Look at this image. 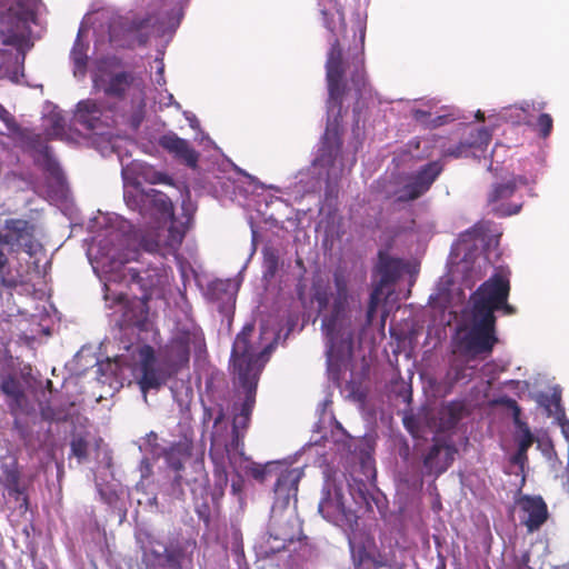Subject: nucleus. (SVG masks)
<instances>
[{
  "instance_id": "0eeeda50",
  "label": "nucleus",
  "mask_w": 569,
  "mask_h": 569,
  "mask_svg": "<svg viewBox=\"0 0 569 569\" xmlns=\"http://www.w3.org/2000/svg\"><path fill=\"white\" fill-rule=\"evenodd\" d=\"M303 476L300 468L281 472L274 486V502L269 523L270 537L282 543L292 542L301 533V523L295 509H289L290 501L297 502L298 483Z\"/></svg>"
},
{
  "instance_id": "603ef678",
  "label": "nucleus",
  "mask_w": 569,
  "mask_h": 569,
  "mask_svg": "<svg viewBox=\"0 0 569 569\" xmlns=\"http://www.w3.org/2000/svg\"><path fill=\"white\" fill-rule=\"evenodd\" d=\"M476 117H477L478 120H483L485 119L483 113L481 111H478Z\"/></svg>"
},
{
  "instance_id": "5fc2aeb1",
  "label": "nucleus",
  "mask_w": 569,
  "mask_h": 569,
  "mask_svg": "<svg viewBox=\"0 0 569 569\" xmlns=\"http://www.w3.org/2000/svg\"><path fill=\"white\" fill-rule=\"evenodd\" d=\"M360 38H361V42H363V40H365V31L363 30L361 31Z\"/></svg>"
},
{
  "instance_id": "c85d7f7f",
  "label": "nucleus",
  "mask_w": 569,
  "mask_h": 569,
  "mask_svg": "<svg viewBox=\"0 0 569 569\" xmlns=\"http://www.w3.org/2000/svg\"><path fill=\"white\" fill-rule=\"evenodd\" d=\"M561 395L558 388H553V391L550 396L540 395L539 402L546 408L549 417H555L557 420H561L563 418V409L560 405Z\"/></svg>"
},
{
  "instance_id": "13d9d810",
  "label": "nucleus",
  "mask_w": 569,
  "mask_h": 569,
  "mask_svg": "<svg viewBox=\"0 0 569 569\" xmlns=\"http://www.w3.org/2000/svg\"><path fill=\"white\" fill-rule=\"evenodd\" d=\"M523 569H532V568H530V567H527V568H523Z\"/></svg>"
},
{
  "instance_id": "c756f323",
  "label": "nucleus",
  "mask_w": 569,
  "mask_h": 569,
  "mask_svg": "<svg viewBox=\"0 0 569 569\" xmlns=\"http://www.w3.org/2000/svg\"><path fill=\"white\" fill-rule=\"evenodd\" d=\"M133 83V78L126 72L117 73L112 76L104 87V91L108 94L121 96L128 90Z\"/></svg>"
},
{
  "instance_id": "ea45409f",
  "label": "nucleus",
  "mask_w": 569,
  "mask_h": 569,
  "mask_svg": "<svg viewBox=\"0 0 569 569\" xmlns=\"http://www.w3.org/2000/svg\"><path fill=\"white\" fill-rule=\"evenodd\" d=\"M122 19L119 22H113L110 27V39L113 42L118 41V24H122Z\"/></svg>"
},
{
  "instance_id": "9b49d317",
  "label": "nucleus",
  "mask_w": 569,
  "mask_h": 569,
  "mask_svg": "<svg viewBox=\"0 0 569 569\" xmlns=\"http://www.w3.org/2000/svg\"><path fill=\"white\" fill-rule=\"evenodd\" d=\"M402 263L399 259L389 257L388 254L380 253L379 262L377 264V273L379 280L370 295V301L367 310V321L371 322L376 308L379 303L380 297L383 293V288L396 281L401 274Z\"/></svg>"
},
{
  "instance_id": "f704fd0d",
  "label": "nucleus",
  "mask_w": 569,
  "mask_h": 569,
  "mask_svg": "<svg viewBox=\"0 0 569 569\" xmlns=\"http://www.w3.org/2000/svg\"><path fill=\"white\" fill-rule=\"evenodd\" d=\"M88 442L81 436H74L71 440V455L74 456L79 462H82L88 458Z\"/></svg>"
},
{
  "instance_id": "37998d69",
  "label": "nucleus",
  "mask_w": 569,
  "mask_h": 569,
  "mask_svg": "<svg viewBox=\"0 0 569 569\" xmlns=\"http://www.w3.org/2000/svg\"><path fill=\"white\" fill-rule=\"evenodd\" d=\"M157 62V76H163V69H164V66L162 63V60H156Z\"/></svg>"
},
{
  "instance_id": "f257e3e1",
  "label": "nucleus",
  "mask_w": 569,
  "mask_h": 569,
  "mask_svg": "<svg viewBox=\"0 0 569 569\" xmlns=\"http://www.w3.org/2000/svg\"><path fill=\"white\" fill-rule=\"evenodd\" d=\"M335 12L322 9L325 27L331 33L329 39L330 49L327 53L326 78L328 84V122L323 137V146L319 156L313 161L315 169L320 168L325 172H319L326 180H336L345 171V164L341 156V141L338 134V118L341 112L342 98L351 94L356 99L367 92V77L363 69V60L355 66L351 73L350 86L343 82L345 63L342 60V49L339 43V37L346 31L345 14L341 8L335 2Z\"/></svg>"
},
{
  "instance_id": "4c0bfd02",
  "label": "nucleus",
  "mask_w": 569,
  "mask_h": 569,
  "mask_svg": "<svg viewBox=\"0 0 569 569\" xmlns=\"http://www.w3.org/2000/svg\"><path fill=\"white\" fill-rule=\"evenodd\" d=\"M538 126L542 137L549 136L552 129V119L548 113H542L538 118Z\"/></svg>"
},
{
  "instance_id": "473e14b6",
  "label": "nucleus",
  "mask_w": 569,
  "mask_h": 569,
  "mask_svg": "<svg viewBox=\"0 0 569 569\" xmlns=\"http://www.w3.org/2000/svg\"><path fill=\"white\" fill-rule=\"evenodd\" d=\"M17 284L16 279L11 276L10 264L7 254L0 248V286L12 288Z\"/></svg>"
},
{
  "instance_id": "ddd939ff",
  "label": "nucleus",
  "mask_w": 569,
  "mask_h": 569,
  "mask_svg": "<svg viewBox=\"0 0 569 569\" xmlns=\"http://www.w3.org/2000/svg\"><path fill=\"white\" fill-rule=\"evenodd\" d=\"M442 171V166L435 161L426 164L416 174L408 177L402 189L396 192L398 201H410L425 193Z\"/></svg>"
},
{
  "instance_id": "2eb2a0df",
  "label": "nucleus",
  "mask_w": 569,
  "mask_h": 569,
  "mask_svg": "<svg viewBox=\"0 0 569 569\" xmlns=\"http://www.w3.org/2000/svg\"><path fill=\"white\" fill-rule=\"evenodd\" d=\"M519 518L529 532L538 530L548 518V509L541 497L525 496L517 501Z\"/></svg>"
},
{
  "instance_id": "8fccbe9b",
  "label": "nucleus",
  "mask_w": 569,
  "mask_h": 569,
  "mask_svg": "<svg viewBox=\"0 0 569 569\" xmlns=\"http://www.w3.org/2000/svg\"><path fill=\"white\" fill-rule=\"evenodd\" d=\"M550 569H569L567 565L551 566Z\"/></svg>"
},
{
  "instance_id": "412c9836",
  "label": "nucleus",
  "mask_w": 569,
  "mask_h": 569,
  "mask_svg": "<svg viewBox=\"0 0 569 569\" xmlns=\"http://www.w3.org/2000/svg\"><path fill=\"white\" fill-rule=\"evenodd\" d=\"M516 190L513 181L500 183L493 187L492 192L489 194L488 201L492 206V211L499 216H510L520 211V206L515 204L511 208H506L503 204H497L499 201L510 198Z\"/></svg>"
},
{
  "instance_id": "7c9ffc66",
  "label": "nucleus",
  "mask_w": 569,
  "mask_h": 569,
  "mask_svg": "<svg viewBox=\"0 0 569 569\" xmlns=\"http://www.w3.org/2000/svg\"><path fill=\"white\" fill-rule=\"evenodd\" d=\"M327 441H329V439H327ZM330 441L337 446V450L340 452L351 451V437L338 421H335V428L331 430Z\"/></svg>"
},
{
  "instance_id": "5701e85b",
  "label": "nucleus",
  "mask_w": 569,
  "mask_h": 569,
  "mask_svg": "<svg viewBox=\"0 0 569 569\" xmlns=\"http://www.w3.org/2000/svg\"><path fill=\"white\" fill-rule=\"evenodd\" d=\"M192 443L188 439L172 445L166 452V460L171 469L180 471L191 456Z\"/></svg>"
},
{
  "instance_id": "864d4df0",
  "label": "nucleus",
  "mask_w": 569,
  "mask_h": 569,
  "mask_svg": "<svg viewBox=\"0 0 569 569\" xmlns=\"http://www.w3.org/2000/svg\"><path fill=\"white\" fill-rule=\"evenodd\" d=\"M237 490H238V489H237L236 483H232V491H233V493H236V492H237Z\"/></svg>"
},
{
  "instance_id": "4be33fe9",
  "label": "nucleus",
  "mask_w": 569,
  "mask_h": 569,
  "mask_svg": "<svg viewBox=\"0 0 569 569\" xmlns=\"http://www.w3.org/2000/svg\"><path fill=\"white\" fill-rule=\"evenodd\" d=\"M87 32H88V30L83 26H81L78 31L77 39L74 41V44H73L71 53H70L71 60L74 66L73 72H74L76 77L83 76L86 72L87 60H88L87 51L89 48V43H88V41H84L83 39H84V36Z\"/></svg>"
},
{
  "instance_id": "e433bc0d",
  "label": "nucleus",
  "mask_w": 569,
  "mask_h": 569,
  "mask_svg": "<svg viewBox=\"0 0 569 569\" xmlns=\"http://www.w3.org/2000/svg\"><path fill=\"white\" fill-rule=\"evenodd\" d=\"M182 557L183 553L181 550H169L162 559L161 565H166L172 569H182Z\"/></svg>"
},
{
  "instance_id": "cd10ccee",
  "label": "nucleus",
  "mask_w": 569,
  "mask_h": 569,
  "mask_svg": "<svg viewBox=\"0 0 569 569\" xmlns=\"http://www.w3.org/2000/svg\"><path fill=\"white\" fill-rule=\"evenodd\" d=\"M171 18L169 17L168 12H166L164 16L153 17L150 16L144 20L139 21H132L130 24V28L128 29V32H136L140 31L144 28L151 27L156 29L158 32L164 31L167 26H171Z\"/></svg>"
},
{
  "instance_id": "a211bd4d",
  "label": "nucleus",
  "mask_w": 569,
  "mask_h": 569,
  "mask_svg": "<svg viewBox=\"0 0 569 569\" xmlns=\"http://www.w3.org/2000/svg\"><path fill=\"white\" fill-rule=\"evenodd\" d=\"M104 111L97 101L87 99L77 104L74 120L88 130H98L104 124Z\"/></svg>"
},
{
  "instance_id": "4d7b16f0",
  "label": "nucleus",
  "mask_w": 569,
  "mask_h": 569,
  "mask_svg": "<svg viewBox=\"0 0 569 569\" xmlns=\"http://www.w3.org/2000/svg\"><path fill=\"white\" fill-rule=\"evenodd\" d=\"M0 112H6L4 109L0 106Z\"/></svg>"
},
{
  "instance_id": "49530a36",
  "label": "nucleus",
  "mask_w": 569,
  "mask_h": 569,
  "mask_svg": "<svg viewBox=\"0 0 569 569\" xmlns=\"http://www.w3.org/2000/svg\"><path fill=\"white\" fill-rule=\"evenodd\" d=\"M530 108V103L529 102H522L519 107V109L522 111V112H527L528 109Z\"/></svg>"
},
{
  "instance_id": "7ed1b4c3",
  "label": "nucleus",
  "mask_w": 569,
  "mask_h": 569,
  "mask_svg": "<svg viewBox=\"0 0 569 569\" xmlns=\"http://www.w3.org/2000/svg\"><path fill=\"white\" fill-rule=\"evenodd\" d=\"M123 199L127 207L138 211L144 218L168 222L167 229L157 231L141 238L140 246L148 252H170L182 242L187 230V222H178L173 218V204L163 192L149 188L143 189L142 182L151 184L168 182V178L154 170L153 167L133 161L122 168Z\"/></svg>"
},
{
  "instance_id": "de8ad7c7",
  "label": "nucleus",
  "mask_w": 569,
  "mask_h": 569,
  "mask_svg": "<svg viewBox=\"0 0 569 569\" xmlns=\"http://www.w3.org/2000/svg\"><path fill=\"white\" fill-rule=\"evenodd\" d=\"M405 425L411 433H415L413 429L411 428L410 420L408 418L405 419Z\"/></svg>"
},
{
  "instance_id": "6e6552de",
  "label": "nucleus",
  "mask_w": 569,
  "mask_h": 569,
  "mask_svg": "<svg viewBox=\"0 0 569 569\" xmlns=\"http://www.w3.org/2000/svg\"><path fill=\"white\" fill-rule=\"evenodd\" d=\"M318 509L327 521L341 527L346 531H351V533L348 535V541L352 557L355 558L357 552L361 555L362 547L358 546L355 532L358 518L353 511L346 509L341 491L337 488H335L333 491H323V497L319 502Z\"/></svg>"
},
{
  "instance_id": "39448f33",
  "label": "nucleus",
  "mask_w": 569,
  "mask_h": 569,
  "mask_svg": "<svg viewBox=\"0 0 569 569\" xmlns=\"http://www.w3.org/2000/svg\"><path fill=\"white\" fill-rule=\"evenodd\" d=\"M252 333L253 326L248 325L243 327L242 331L237 335L232 347L231 363L233 375L244 391L243 402L239 408L234 405V410H239V412L233 417L232 432H241L249 425L259 375L272 350V343H268L263 348L257 347L250 339Z\"/></svg>"
},
{
  "instance_id": "aec40b11",
  "label": "nucleus",
  "mask_w": 569,
  "mask_h": 569,
  "mask_svg": "<svg viewBox=\"0 0 569 569\" xmlns=\"http://www.w3.org/2000/svg\"><path fill=\"white\" fill-rule=\"evenodd\" d=\"M32 157L36 163L43 169L57 184H62V172L47 144L40 141L34 144L32 148Z\"/></svg>"
},
{
  "instance_id": "1a4fd4ad",
  "label": "nucleus",
  "mask_w": 569,
  "mask_h": 569,
  "mask_svg": "<svg viewBox=\"0 0 569 569\" xmlns=\"http://www.w3.org/2000/svg\"><path fill=\"white\" fill-rule=\"evenodd\" d=\"M139 386L147 400L146 392L150 389H159L174 375L159 356H156L150 346L139 349Z\"/></svg>"
},
{
  "instance_id": "c03bdc74",
  "label": "nucleus",
  "mask_w": 569,
  "mask_h": 569,
  "mask_svg": "<svg viewBox=\"0 0 569 569\" xmlns=\"http://www.w3.org/2000/svg\"><path fill=\"white\" fill-rule=\"evenodd\" d=\"M194 468H196L197 472L201 473L203 471L202 460H196L194 461Z\"/></svg>"
},
{
  "instance_id": "3c124183",
  "label": "nucleus",
  "mask_w": 569,
  "mask_h": 569,
  "mask_svg": "<svg viewBox=\"0 0 569 569\" xmlns=\"http://www.w3.org/2000/svg\"><path fill=\"white\" fill-rule=\"evenodd\" d=\"M180 480H181V476H177V477L174 478L173 485H174V486H180Z\"/></svg>"
},
{
  "instance_id": "a19ab883",
  "label": "nucleus",
  "mask_w": 569,
  "mask_h": 569,
  "mask_svg": "<svg viewBox=\"0 0 569 569\" xmlns=\"http://www.w3.org/2000/svg\"><path fill=\"white\" fill-rule=\"evenodd\" d=\"M13 43V39L10 34L0 33V44L9 46Z\"/></svg>"
},
{
  "instance_id": "f3484780",
  "label": "nucleus",
  "mask_w": 569,
  "mask_h": 569,
  "mask_svg": "<svg viewBox=\"0 0 569 569\" xmlns=\"http://www.w3.org/2000/svg\"><path fill=\"white\" fill-rule=\"evenodd\" d=\"M456 449L443 443H435L423 458V468L428 475L439 476L455 459Z\"/></svg>"
},
{
  "instance_id": "bb28decb",
  "label": "nucleus",
  "mask_w": 569,
  "mask_h": 569,
  "mask_svg": "<svg viewBox=\"0 0 569 569\" xmlns=\"http://www.w3.org/2000/svg\"><path fill=\"white\" fill-rule=\"evenodd\" d=\"M516 440L518 443V451L515 455L513 460L516 463H523V461L527 459V450L533 443V436L526 425L519 423V430L516 435Z\"/></svg>"
},
{
  "instance_id": "79ce46f5",
  "label": "nucleus",
  "mask_w": 569,
  "mask_h": 569,
  "mask_svg": "<svg viewBox=\"0 0 569 569\" xmlns=\"http://www.w3.org/2000/svg\"><path fill=\"white\" fill-rule=\"evenodd\" d=\"M463 371H465V369H462V368H461V369H458V370L456 371L455 377H453V381H459V380L463 379V378L466 377V376H465V373H463Z\"/></svg>"
},
{
  "instance_id": "a18cd8bd",
  "label": "nucleus",
  "mask_w": 569,
  "mask_h": 569,
  "mask_svg": "<svg viewBox=\"0 0 569 569\" xmlns=\"http://www.w3.org/2000/svg\"><path fill=\"white\" fill-rule=\"evenodd\" d=\"M187 119L192 128H196L198 126V120L196 119L194 116H192V117L187 116Z\"/></svg>"
},
{
  "instance_id": "4468645a",
  "label": "nucleus",
  "mask_w": 569,
  "mask_h": 569,
  "mask_svg": "<svg viewBox=\"0 0 569 569\" xmlns=\"http://www.w3.org/2000/svg\"><path fill=\"white\" fill-rule=\"evenodd\" d=\"M490 140L491 134L486 128L475 129L456 144H441V154L451 158L476 157L478 152L486 150Z\"/></svg>"
},
{
  "instance_id": "393cba45",
  "label": "nucleus",
  "mask_w": 569,
  "mask_h": 569,
  "mask_svg": "<svg viewBox=\"0 0 569 569\" xmlns=\"http://www.w3.org/2000/svg\"><path fill=\"white\" fill-rule=\"evenodd\" d=\"M1 391L9 398V407L12 412H16L22 407L24 398L20 383L12 377H7L1 382Z\"/></svg>"
},
{
  "instance_id": "a878e982",
  "label": "nucleus",
  "mask_w": 569,
  "mask_h": 569,
  "mask_svg": "<svg viewBox=\"0 0 569 569\" xmlns=\"http://www.w3.org/2000/svg\"><path fill=\"white\" fill-rule=\"evenodd\" d=\"M463 407L458 402H450L439 411L440 429L452 428L462 417Z\"/></svg>"
},
{
  "instance_id": "b1692460",
  "label": "nucleus",
  "mask_w": 569,
  "mask_h": 569,
  "mask_svg": "<svg viewBox=\"0 0 569 569\" xmlns=\"http://www.w3.org/2000/svg\"><path fill=\"white\" fill-rule=\"evenodd\" d=\"M0 483L10 492L20 493L17 462L11 458H0Z\"/></svg>"
},
{
  "instance_id": "9d476101",
  "label": "nucleus",
  "mask_w": 569,
  "mask_h": 569,
  "mask_svg": "<svg viewBox=\"0 0 569 569\" xmlns=\"http://www.w3.org/2000/svg\"><path fill=\"white\" fill-rule=\"evenodd\" d=\"M242 433L232 432V439L229 443L222 445L221 441L213 437L210 448V458L216 466V473L221 483L227 485V466L236 468L237 460L243 457Z\"/></svg>"
},
{
  "instance_id": "f03ea898",
  "label": "nucleus",
  "mask_w": 569,
  "mask_h": 569,
  "mask_svg": "<svg viewBox=\"0 0 569 569\" xmlns=\"http://www.w3.org/2000/svg\"><path fill=\"white\" fill-rule=\"evenodd\" d=\"M313 301L326 340L328 370L333 379H338L340 368L352 356L356 322L362 312L360 293L343 273L336 272L333 288L313 286Z\"/></svg>"
},
{
  "instance_id": "f8f14e48",
  "label": "nucleus",
  "mask_w": 569,
  "mask_h": 569,
  "mask_svg": "<svg viewBox=\"0 0 569 569\" xmlns=\"http://www.w3.org/2000/svg\"><path fill=\"white\" fill-rule=\"evenodd\" d=\"M6 232L0 234V244H7L12 250H23L29 254L36 251L34 226L27 220L10 219L6 222Z\"/></svg>"
},
{
  "instance_id": "20e7f679",
  "label": "nucleus",
  "mask_w": 569,
  "mask_h": 569,
  "mask_svg": "<svg viewBox=\"0 0 569 569\" xmlns=\"http://www.w3.org/2000/svg\"><path fill=\"white\" fill-rule=\"evenodd\" d=\"M509 279L496 273L483 282L471 297V310L466 316V323L457 331V345L461 353L469 358L487 356L498 341L495 336L496 317L493 311L502 309L505 313H515V308L507 303Z\"/></svg>"
},
{
  "instance_id": "2f4dec72",
  "label": "nucleus",
  "mask_w": 569,
  "mask_h": 569,
  "mask_svg": "<svg viewBox=\"0 0 569 569\" xmlns=\"http://www.w3.org/2000/svg\"><path fill=\"white\" fill-rule=\"evenodd\" d=\"M412 113H413V118L418 122H420L427 127H431V128L442 126L443 123H446L447 118H448V116H437L435 118H431L430 111H426V110H421V109H415L412 111Z\"/></svg>"
},
{
  "instance_id": "423d86ee",
  "label": "nucleus",
  "mask_w": 569,
  "mask_h": 569,
  "mask_svg": "<svg viewBox=\"0 0 569 569\" xmlns=\"http://www.w3.org/2000/svg\"><path fill=\"white\" fill-rule=\"evenodd\" d=\"M127 238H120L118 233H111L108 238L100 240L96 260L99 267L109 276V280H117L118 274L121 279L130 278L138 283L144 291L152 292L163 287L167 282V274L159 269H147L139 271L134 268H127L124 264L136 259L138 251L126 249Z\"/></svg>"
},
{
  "instance_id": "58836bf2",
  "label": "nucleus",
  "mask_w": 569,
  "mask_h": 569,
  "mask_svg": "<svg viewBox=\"0 0 569 569\" xmlns=\"http://www.w3.org/2000/svg\"><path fill=\"white\" fill-rule=\"evenodd\" d=\"M249 470L254 479L262 481L269 472V466L262 467L260 465L252 463Z\"/></svg>"
},
{
  "instance_id": "09e8293b",
  "label": "nucleus",
  "mask_w": 569,
  "mask_h": 569,
  "mask_svg": "<svg viewBox=\"0 0 569 569\" xmlns=\"http://www.w3.org/2000/svg\"><path fill=\"white\" fill-rule=\"evenodd\" d=\"M157 83L159 86H162L164 84V79H163V76H157V79H156Z\"/></svg>"
},
{
  "instance_id": "6ab92c4d",
  "label": "nucleus",
  "mask_w": 569,
  "mask_h": 569,
  "mask_svg": "<svg viewBox=\"0 0 569 569\" xmlns=\"http://www.w3.org/2000/svg\"><path fill=\"white\" fill-rule=\"evenodd\" d=\"M160 146L189 167H196L199 154L190 143L174 133L161 137Z\"/></svg>"
},
{
  "instance_id": "c9c22d12",
  "label": "nucleus",
  "mask_w": 569,
  "mask_h": 569,
  "mask_svg": "<svg viewBox=\"0 0 569 569\" xmlns=\"http://www.w3.org/2000/svg\"><path fill=\"white\" fill-rule=\"evenodd\" d=\"M48 121L50 122V127L47 128V133L53 138H62L64 133L63 118L54 113L49 117Z\"/></svg>"
},
{
  "instance_id": "6e6d98bb",
  "label": "nucleus",
  "mask_w": 569,
  "mask_h": 569,
  "mask_svg": "<svg viewBox=\"0 0 569 569\" xmlns=\"http://www.w3.org/2000/svg\"><path fill=\"white\" fill-rule=\"evenodd\" d=\"M216 286H217V287H223V286H224V283H223V282H218Z\"/></svg>"
},
{
  "instance_id": "dca6fc26",
  "label": "nucleus",
  "mask_w": 569,
  "mask_h": 569,
  "mask_svg": "<svg viewBox=\"0 0 569 569\" xmlns=\"http://www.w3.org/2000/svg\"><path fill=\"white\" fill-rule=\"evenodd\" d=\"M190 336L182 333L177 336L159 353L162 361L176 373L188 363L190 355Z\"/></svg>"
},
{
  "instance_id": "72a5a7b5",
  "label": "nucleus",
  "mask_w": 569,
  "mask_h": 569,
  "mask_svg": "<svg viewBox=\"0 0 569 569\" xmlns=\"http://www.w3.org/2000/svg\"><path fill=\"white\" fill-rule=\"evenodd\" d=\"M167 551V546L156 540L149 541V543L143 547L144 557L152 556L154 561H157L159 565L162 563V559Z\"/></svg>"
}]
</instances>
